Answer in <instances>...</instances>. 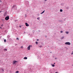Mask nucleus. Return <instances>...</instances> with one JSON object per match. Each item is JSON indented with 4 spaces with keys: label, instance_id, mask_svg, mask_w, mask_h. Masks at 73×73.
<instances>
[{
    "label": "nucleus",
    "instance_id": "obj_21",
    "mask_svg": "<svg viewBox=\"0 0 73 73\" xmlns=\"http://www.w3.org/2000/svg\"><path fill=\"white\" fill-rule=\"evenodd\" d=\"M19 27H20V28H21V26H19Z\"/></svg>",
    "mask_w": 73,
    "mask_h": 73
},
{
    "label": "nucleus",
    "instance_id": "obj_4",
    "mask_svg": "<svg viewBox=\"0 0 73 73\" xmlns=\"http://www.w3.org/2000/svg\"><path fill=\"white\" fill-rule=\"evenodd\" d=\"M25 24L26 25V27H29V24H28L27 23H25Z\"/></svg>",
    "mask_w": 73,
    "mask_h": 73
},
{
    "label": "nucleus",
    "instance_id": "obj_1",
    "mask_svg": "<svg viewBox=\"0 0 73 73\" xmlns=\"http://www.w3.org/2000/svg\"><path fill=\"white\" fill-rule=\"evenodd\" d=\"M65 44V45H70V43L69 42H66Z\"/></svg>",
    "mask_w": 73,
    "mask_h": 73
},
{
    "label": "nucleus",
    "instance_id": "obj_27",
    "mask_svg": "<svg viewBox=\"0 0 73 73\" xmlns=\"http://www.w3.org/2000/svg\"><path fill=\"white\" fill-rule=\"evenodd\" d=\"M62 38H64V37H62Z\"/></svg>",
    "mask_w": 73,
    "mask_h": 73
},
{
    "label": "nucleus",
    "instance_id": "obj_26",
    "mask_svg": "<svg viewBox=\"0 0 73 73\" xmlns=\"http://www.w3.org/2000/svg\"><path fill=\"white\" fill-rule=\"evenodd\" d=\"M21 47L22 48H23V47L21 46Z\"/></svg>",
    "mask_w": 73,
    "mask_h": 73
},
{
    "label": "nucleus",
    "instance_id": "obj_23",
    "mask_svg": "<svg viewBox=\"0 0 73 73\" xmlns=\"http://www.w3.org/2000/svg\"><path fill=\"white\" fill-rule=\"evenodd\" d=\"M55 58V60H57V58Z\"/></svg>",
    "mask_w": 73,
    "mask_h": 73
},
{
    "label": "nucleus",
    "instance_id": "obj_22",
    "mask_svg": "<svg viewBox=\"0 0 73 73\" xmlns=\"http://www.w3.org/2000/svg\"><path fill=\"white\" fill-rule=\"evenodd\" d=\"M71 54H73V52H72L71 53Z\"/></svg>",
    "mask_w": 73,
    "mask_h": 73
},
{
    "label": "nucleus",
    "instance_id": "obj_32",
    "mask_svg": "<svg viewBox=\"0 0 73 73\" xmlns=\"http://www.w3.org/2000/svg\"><path fill=\"white\" fill-rule=\"evenodd\" d=\"M0 28H1V27H0Z\"/></svg>",
    "mask_w": 73,
    "mask_h": 73
},
{
    "label": "nucleus",
    "instance_id": "obj_9",
    "mask_svg": "<svg viewBox=\"0 0 73 73\" xmlns=\"http://www.w3.org/2000/svg\"><path fill=\"white\" fill-rule=\"evenodd\" d=\"M15 5H13L12 7V8H15Z\"/></svg>",
    "mask_w": 73,
    "mask_h": 73
},
{
    "label": "nucleus",
    "instance_id": "obj_7",
    "mask_svg": "<svg viewBox=\"0 0 73 73\" xmlns=\"http://www.w3.org/2000/svg\"><path fill=\"white\" fill-rule=\"evenodd\" d=\"M44 12H45V10L43 11L42 13H40V14H42L44 13Z\"/></svg>",
    "mask_w": 73,
    "mask_h": 73
},
{
    "label": "nucleus",
    "instance_id": "obj_17",
    "mask_svg": "<svg viewBox=\"0 0 73 73\" xmlns=\"http://www.w3.org/2000/svg\"><path fill=\"white\" fill-rule=\"evenodd\" d=\"M6 16V14H4V16Z\"/></svg>",
    "mask_w": 73,
    "mask_h": 73
},
{
    "label": "nucleus",
    "instance_id": "obj_20",
    "mask_svg": "<svg viewBox=\"0 0 73 73\" xmlns=\"http://www.w3.org/2000/svg\"><path fill=\"white\" fill-rule=\"evenodd\" d=\"M1 27H3V25L2 24V25H1Z\"/></svg>",
    "mask_w": 73,
    "mask_h": 73
},
{
    "label": "nucleus",
    "instance_id": "obj_19",
    "mask_svg": "<svg viewBox=\"0 0 73 73\" xmlns=\"http://www.w3.org/2000/svg\"><path fill=\"white\" fill-rule=\"evenodd\" d=\"M62 32H63L62 31H60V33H62Z\"/></svg>",
    "mask_w": 73,
    "mask_h": 73
},
{
    "label": "nucleus",
    "instance_id": "obj_8",
    "mask_svg": "<svg viewBox=\"0 0 73 73\" xmlns=\"http://www.w3.org/2000/svg\"><path fill=\"white\" fill-rule=\"evenodd\" d=\"M4 50L5 51H7V49L6 48V49H4Z\"/></svg>",
    "mask_w": 73,
    "mask_h": 73
},
{
    "label": "nucleus",
    "instance_id": "obj_25",
    "mask_svg": "<svg viewBox=\"0 0 73 73\" xmlns=\"http://www.w3.org/2000/svg\"><path fill=\"white\" fill-rule=\"evenodd\" d=\"M46 0H44V1H46Z\"/></svg>",
    "mask_w": 73,
    "mask_h": 73
},
{
    "label": "nucleus",
    "instance_id": "obj_28",
    "mask_svg": "<svg viewBox=\"0 0 73 73\" xmlns=\"http://www.w3.org/2000/svg\"><path fill=\"white\" fill-rule=\"evenodd\" d=\"M55 73H58L57 72H56Z\"/></svg>",
    "mask_w": 73,
    "mask_h": 73
},
{
    "label": "nucleus",
    "instance_id": "obj_12",
    "mask_svg": "<svg viewBox=\"0 0 73 73\" xmlns=\"http://www.w3.org/2000/svg\"><path fill=\"white\" fill-rule=\"evenodd\" d=\"M60 12H62V10L60 9Z\"/></svg>",
    "mask_w": 73,
    "mask_h": 73
},
{
    "label": "nucleus",
    "instance_id": "obj_15",
    "mask_svg": "<svg viewBox=\"0 0 73 73\" xmlns=\"http://www.w3.org/2000/svg\"><path fill=\"white\" fill-rule=\"evenodd\" d=\"M54 65H52V66L53 67H54Z\"/></svg>",
    "mask_w": 73,
    "mask_h": 73
},
{
    "label": "nucleus",
    "instance_id": "obj_3",
    "mask_svg": "<svg viewBox=\"0 0 73 73\" xmlns=\"http://www.w3.org/2000/svg\"><path fill=\"white\" fill-rule=\"evenodd\" d=\"M32 46L30 45L28 47H27V49L28 50H30V48Z\"/></svg>",
    "mask_w": 73,
    "mask_h": 73
},
{
    "label": "nucleus",
    "instance_id": "obj_10",
    "mask_svg": "<svg viewBox=\"0 0 73 73\" xmlns=\"http://www.w3.org/2000/svg\"><path fill=\"white\" fill-rule=\"evenodd\" d=\"M66 34H68V33H69V32H66Z\"/></svg>",
    "mask_w": 73,
    "mask_h": 73
},
{
    "label": "nucleus",
    "instance_id": "obj_30",
    "mask_svg": "<svg viewBox=\"0 0 73 73\" xmlns=\"http://www.w3.org/2000/svg\"><path fill=\"white\" fill-rule=\"evenodd\" d=\"M40 48H41V46H40Z\"/></svg>",
    "mask_w": 73,
    "mask_h": 73
},
{
    "label": "nucleus",
    "instance_id": "obj_31",
    "mask_svg": "<svg viewBox=\"0 0 73 73\" xmlns=\"http://www.w3.org/2000/svg\"><path fill=\"white\" fill-rule=\"evenodd\" d=\"M55 64V63H54V64Z\"/></svg>",
    "mask_w": 73,
    "mask_h": 73
},
{
    "label": "nucleus",
    "instance_id": "obj_11",
    "mask_svg": "<svg viewBox=\"0 0 73 73\" xmlns=\"http://www.w3.org/2000/svg\"><path fill=\"white\" fill-rule=\"evenodd\" d=\"M19 72V71H17L15 72V73H18Z\"/></svg>",
    "mask_w": 73,
    "mask_h": 73
},
{
    "label": "nucleus",
    "instance_id": "obj_29",
    "mask_svg": "<svg viewBox=\"0 0 73 73\" xmlns=\"http://www.w3.org/2000/svg\"><path fill=\"white\" fill-rule=\"evenodd\" d=\"M1 11H0V13H1Z\"/></svg>",
    "mask_w": 73,
    "mask_h": 73
},
{
    "label": "nucleus",
    "instance_id": "obj_16",
    "mask_svg": "<svg viewBox=\"0 0 73 73\" xmlns=\"http://www.w3.org/2000/svg\"><path fill=\"white\" fill-rule=\"evenodd\" d=\"M16 40H19V38H16Z\"/></svg>",
    "mask_w": 73,
    "mask_h": 73
},
{
    "label": "nucleus",
    "instance_id": "obj_24",
    "mask_svg": "<svg viewBox=\"0 0 73 73\" xmlns=\"http://www.w3.org/2000/svg\"><path fill=\"white\" fill-rule=\"evenodd\" d=\"M36 41H38V39H37Z\"/></svg>",
    "mask_w": 73,
    "mask_h": 73
},
{
    "label": "nucleus",
    "instance_id": "obj_18",
    "mask_svg": "<svg viewBox=\"0 0 73 73\" xmlns=\"http://www.w3.org/2000/svg\"><path fill=\"white\" fill-rule=\"evenodd\" d=\"M37 19L38 20H39V19H40V18H37Z\"/></svg>",
    "mask_w": 73,
    "mask_h": 73
},
{
    "label": "nucleus",
    "instance_id": "obj_13",
    "mask_svg": "<svg viewBox=\"0 0 73 73\" xmlns=\"http://www.w3.org/2000/svg\"><path fill=\"white\" fill-rule=\"evenodd\" d=\"M4 41L5 42H6V39L4 40Z\"/></svg>",
    "mask_w": 73,
    "mask_h": 73
},
{
    "label": "nucleus",
    "instance_id": "obj_6",
    "mask_svg": "<svg viewBox=\"0 0 73 73\" xmlns=\"http://www.w3.org/2000/svg\"><path fill=\"white\" fill-rule=\"evenodd\" d=\"M27 58H28L27 57H25L23 59H25V60H27Z\"/></svg>",
    "mask_w": 73,
    "mask_h": 73
},
{
    "label": "nucleus",
    "instance_id": "obj_14",
    "mask_svg": "<svg viewBox=\"0 0 73 73\" xmlns=\"http://www.w3.org/2000/svg\"><path fill=\"white\" fill-rule=\"evenodd\" d=\"M35 43H36V44H38V42H35Z\"/></svg>",
    "mask_w": 73,
    "mask_h": 73
},
{
    "label": "nucleus",
    "instance_id": "obj_5",
    "mask_svg": "<svg viewBox=\"0 0 73 73\" xmlns=\"http://www.w3.org/2000/svg\"><path fill=\"white\" fill-rule=\"evenodd\" d=\"M16 62H17V61L15 60L13 62V64H15Z\"/></svg>",
    "mask_w": 73,
    "mask_h": 73
},
{
    "label": "nucleus",
    "instance_id": "obj_2",
    "mask_svg": "<svg viewBox=\"0 0 73 73\" xmlns=\"http://www.w3.org/2000/svg\"><path fill=\"white\" fill-rule=\"evenodd\" d=\"M5 20H8L9 19V16H8L7 17H6L5 18Z\"/></svg>",
    "mask_w": 73,
    "mask_h": 73
}]
</instances>
